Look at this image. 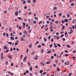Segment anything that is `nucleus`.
<instances>
[{
    "label": "nucleus",
    "mask_w": 76,
    "mask_h": 76,
    "mask_svg": "<svg viewBox=\"0 0 76 76\" xmlns=\"http://www.w3.org/2000/svg\"><path fill=\"white\" fill-rule=\"evenodd\" d=\"M58 67H59L58 66L57 67V70L58 71H59V70H60V69L59 68H58Z\"/></svg>",
    "instance_id": "51"
},
{
    "label": "nucleus",
    "mask_w": 76,
    "mask_h": 76,
    "mask_svg": "<svg viewBox=\"0 0 76 76\" xmlns=\"http://www.w3.org/2000/svg\"><path fill=\"white\" fill-rule=\"evenodd\" d=\"M61 15H62V13L58 14V15L59 16H61Z\"/></svg>",
    "instance_id": "56"
},
{
    "label": "nucleus",
    "mask_w": 76,
    "mask_h": 76,
    "mask_svg": "<svg viewBox=\"0 0 76 76\" xmlns=\"http://www.w3.org/2000/svg\"><path fill=\"white\" fill-rule=\"evenodd\" d=\"M55 62L56 63H58V61L57 60H56L55 61Z\"/></svg>",
    "instance_id": "64"
},
{
    "label": "nucleus",
    "mask_w": 76,
    "mask_h": 76,
    "mask_svg": "<svg viewBox=\"0 0 76 76\" xmlns=\"http://www.w3.org/2000/svg\"><path fill=\"white\" fill-rule=\"evenodd\" d=\"M63 33H64V31H61V32H60V34H63Z\"/></svg>",
    "instance_id": "63"
},
{
    "label": "nucleus",
    "mask_w": 76,
    "mask_h": 76,
    "mask_svg": "<svg viewBox=\"0 0 76 76\" xmlns=\"http://www.w3.org/2000/svg\"><path fill=\"white\" fill-rule=\"evenodd\" d=\"M9 31L10 32H11V31H12V28H11V27H10Z\"/></svg>",
    "instance_id": "28"
},
{
    "label": "nucleus",
    "mask_w": 76,
    "mask_h": 76,
    "mask_svg": "<svg viewBox=\"0 0 76 76\" xmlns=\"http://www.w3.org/2000/svg\"><path fill=\"white\" fill-rule=\"evenodd\" d=\"M26 73H29V71L27 70L26 71Z\"/></svg>",
    "instance_id": "54"
},
{
    "label": "nucleus",
    "mask_w": 76,
    "mask_h": 76,
    "mask_svg": "<svg viewBox=\"0 0 76 76\" xmlns=\"http://www.w3.org/2000/svg\"><path fill=\"white\" fill-rule=\"evenodd\" d=\"M62 28L63 29L65 28V27L64 26H63L62 27Z\"/></svg>",
    "instance_id": "46"
},
{
    "label": "nucleus",
    "mask_w": 76,
    "mask_h": 76,
    "mask_svg": "<svg viewBox=\"0 0 76 76\" xmlns=\"http://www.w3.org/2000/svg\"><path fill=\"white\" fill-rule=\"evenodd\" d=\"M34 60H37L38 59V56L37 55H36L33 58Z\"/></svg>",
    "instance_id": "1"
},
{
    "label": "nucleus",
    "mask_w": 76,
    "mask_h": 76,
    "mask_svg": "<svg viewBox=\"0 0 76 76\" xmlns=\"http://www.w3.org/2000/svg\"><path fill=\"white\" fill-rule=\"evenodd\" d=\"M50 25H53V22H52V21H50Z\"/></svg>",
    "instance_id": "25"
},
{
    "label": "nucleus",
    "mask_w": 76,
    "mask_h": 76,
    "mask_svg": "<svg viewBox=\"0 0 76 76\" xmlns=\"http://www.w3.org/2000/svg\"><path fill=\"white\" fill-rule=\"evenodd\" d=\"M46 63L47 64H50V62H47Z\"/></svg>",
    "instance_id": "34"
},
{
    "label": "nucleus",
    "mask_w": 76,
    "mask_h": 76,
    "mask_svg": "<svg viewBox=\"0 0 76 76\" xmlns=\"http://www.w3.org/2000/svg\"><path fill=\"white\" fill-rule=\"evenodd\" d=\"M8 44H10V45H12V42H8Z\"/></svg>",
    "instance_id": "18"
},
{
    "label": "nucleus",
    "mask_w": 76,
    "mask_h": 76,
    "mask_svg": "<svg viewBox=\"0 0 76 76\" xmlns=\"http://www.w3.org/2000/svg\"><path fill=\"white\" fill-rule=\"evenodd\" d=\"M39 43V41H37V42L34 44L35 45H36L37 44H38Z\"/></svg>",
    "instance_id": "43"
},
{
    "label": "nucleus",
    "mask_w": 76,
    "mask_h": 76,
    "mask_svg": "<svg viewBox=\"0 0 76 76\" xmlns=\"http://www.w3.org/2000/svg\"><path fill=\"white\" fill-rule=\"evenodd\" d=\"M27 2H28V3H31V1H29V0H28L27 1Z\"/></svg>",
    "instance_id": "36"
},
{
    "label": "nucleus",
    "mask_w": 76,
    "mask_h": 76,
    "mask_svg": "<svg viewBox=\"0 0 76 76\" xmlns=\"http://www.w3.org/2000/svg\"><path fill=\"white\" fill-rule=\"evenodd\" d=\"M41 45H42V46L44 47V43H42Z\"/></svg>",
    "instance_id": "60"
},
{
    "label": "nucleus",
    "mask_w": 76,
    "mask_h": 76,
    "mask_svg": "<svg viewBox=\"0 0 76 76\" xmlns=\"http://www.w3.org/2000/svg\"><path fill=\"white\" fill-rule=\"evenodd\" d=\"M36 1H37V0H33V3H36Z\"/></svg>",
    "instance_id": "47"
},
{
    "label": "nucleus",
    "mask_w": 76,
    "mask_h": 76,
    "mask_svg": "<svg viewBox=\"0 0 76 76\" xmlns=\"http://www.w3.org/2000/svg\"><path fill=\"white\" fill-rule=\"evenodd\" d=\"M44 41L45 42L47 41V39L45 38H44Z\"/></svg>",
    "instance_id": "61"
},
{
    "label": "nucleus",
    "mask_w": 76,
    "mask_h": 76,
    "mask_svg": "<svg viewBox=\"0 0 76 76\" xmlns=\"http://www.w3.org/2000/svg\"><path fill=\"white\" fill-rule=\"evenodd\" d=\"M20 65L21 66V67H22L23 66V64L22 62H21Z\"/></svg>",
    "instance_id": "9"
},
{
    "label": "nucleus",
    "mask_w": 76,
    "mask_h": 76,
    "mask_svg": "<svg viewBox=\"0 0 76 76\" xmlns=\"http://www.w3.org/2000/svg\"><path fill=\"white\" fill-rule=\"evenodd\" d=\"M51 53V51H48V52H47V53Z\"/></svg>",
    "instance_id": "38"
},
{
    "label": "nucleus",
    "mask_w": 76,
    "mask_h": 76,
    "mask_svg": "<svg viewBox=\"0 0 76 76\" xmlns=\"http://www.w3.org/2000/svg\"><path fill=\"white\" fill-rule=\"evenodd\" d=\"M62 40L64 41H66V39L64 38H62Z\"/></svg>",
    "instance_id": "57"
},
{
    "label": "nucleus",
    "mask_w": 76,
    "mask_h": 76,
    "mask_svg": "<svg viewBox=\"0 0 76 76\" xmlns=\"http://www.w3.org/2000/svg\"><path fill=\"white\" fill-rule=\"evenodd\" d=\"M44 49H42L41 50V53H44Z\"/></svg>",
    "instance_id": "20"
},
{
    "label": "nucleus",
    "mask_w": 76,
    "mask_h": 76,
    "mask_svg": "<svg viewBox=\"0 0 76 76\" xmlns=\"http://www.w3.org/2000/svg\"><path fill=\"white\" fill-rule=\"evenodd\" d=\"M10 39H11V40H12V41H13V40H14V39L15 38H14V37H10Z\"/></svg>",
    "instance_id": "7"
},
{
    "label": "nucleus",
    "mask_w": 76,
    "mask_h": 76,
    "mask_svg": "<svg viewBox=\"0 0 76 76\" xmlns=\"http://www.w3.org/2000/svg\"><path fill=\"white\" fill-rule=\"evenodd\" d=\"M69 64V62H65V65H68Z\"/></svg>",
    "instance_id": "8"
},
{
    "label": "nucleus",
    "mask_w": 76,
    "mask_h": 76,
    "mask_svg": "<svg viewBox=\"0 0 76 76\" xmlns=\"http://www.w3.org/2000/svg\"><path fill=\"white\" fill-rule=\"evenodd\" d=\"M15 15L16 16H17L18 15V11H16L15 13Z\"/></svg>",
    "instance_id": "6"
},
{
    "label": "nucleus",
    "mask_w": 76,
    "mask_h": 76,
    "mask_svg": "<svg viewBox=\"0 0 76 76\" xmlns=\"http://www.w3.org/2000/svg\"><path fill=\"white\" fill-rule=\"evenodd\" d=\"M71 6H74V4L73 3H72L71 4Z\"/></svg>",
    "instance_id": "41"
},
{
    "label": "nucleus",
    "mask_w": 76,
    "mask_h": 76,
    "mask_svg": "<svg viewBox=\"0 0 76 76\" xmlns=\"http://www.w3.org/2000/svg\"><path fill=\"white\" fill-rule=\"evenodd\" d=\"M9 51V49L7 50H6V53H8Z\"/></svg>",
    "instance_id": "37"
},
{
    "label": "nucleus",
    "mask_w": 76,
    "mask_h": 76,
    "mask_svg": "<svg viewBox=\"0 0 76 76\" xmlns=\"http://www.w3.org/2000/svg\"><path fill=\"white\" fill-rule=\"evenodd\" d=\"M29 75H30V76H33V75H32V73H30L29 74Z\"/></svg>",
    "instance_id": "58"
},
{
    "label": "nucleus",
    "mask_w": 76,
    "mask_h": 76,
    "mask_svg": "<svg viewBox=\"0 0 76 76\" xmlns=\"http://www.w3.org/2000/svg\"><path fill=\"white\" fill-rule=\"evenodd\" d=\"M68 76H72V72H70L68 74Z\"/></svg>",
    "instance_id": "21"
},
{
    "label": "nucleus",
    "mask_w": 76,
    "mask_h": 76,
    "mask_svg": "<svg viewBox=\"0 0 76 76\" xmlns=\"http://www.w3.org/2000/svg\"><path fill=\"white\" fill-rule=\"evenodd\" d=\"M65 22H68V20L67 19H65L64 20Z\"/></svg>",
    "instance_id": "16"
},
{
    "label": "nucleus",
    "mask_w": 76,
    "mask_h": 76,
    "mask_svg": "<svg viewBox=\"0 0 76 76\" xmlns=\"http://www.w3.org/2000/svg\"><path fill=\"white\" fill-rule=\"evenodd\" d=\"M70 31H69L68 32V33L70 35V34H72V32H73V30L72 29H71L70 30Z\"/></svg>",
    "instance_id": "3"
},
{
    "label": "nucleus",
    "mask_w": 76,
    "mask_h": 76,
    "mask_svg": "<svg viewBox=\"0 0 76 76\" xmlns=\"http://www.w3.org/2000/svg\"><path fill=\"white\" fill-rule=\"evenodd\" d=\"M40 64L41 65L43 66H45V64H44V63L43 62H41Z\"/></svg>",
    "instance_id": "14"
},
{
    "label": "nucleus",
    "mask_w": 76,
    "mask_h": 76,
    "mask_svg": "<svg viewBox=\"0 0 76 76\" xmlns=\"http://www.w3.org/2000/svg\"><path fill=\"white\" fill-rule=\"evenodd\" d=\"M42 22V21H41L38 24L39 25H40L41 23Z\"/></svg>",
    "instance_id": "33"
},
{
    "label": "nucleus",
    "mask_w": 76,
    "mask_h": 76,
    "mask_svg": "<svg viewBox=\"0 0 76 76\" xmlns=\"http://www.w3.org/2000/svg\"><path fill=\"white\" fill-rule=\"evenodd\" d=\"M8 73H10V75H11V76H12V75H13V73L10 72V71L8 72Z\"/></svg>",
    "instance_id": "15"
},
{
    "label": "nucleus",
    "mask_w": 76,
    "mask_h": 76,
    "mask_svg": "<svg viewBox=\"0 0 76 76\" xmlns=\"http://www.w3.org/2000/svg\"><path fill=\"white\" fill-rule=\"evenodd\" d=\"M6 37H9V34L7 33L6 34Z\"/></svg>",
    "instance_id": "22"
},
{
    "label": "nucleus",
    "mask_w": 76,
    "mask_h": 76,
    "mask_svg": "<svg viewBox=\"0 0 76 76\" xmlns=\"http://www.w3.org/2000/svg\"><path fill=\"white\" fill-rule=\"evenodd\" d=\"M7 47L6 46H4V50H6V49Z\"/></svg>",
    "instance_id": "49"
},
{
    "label": "nucleus",
    "mask_w": 76,
    "mask_h": 76,
    "mask_svg": "<svg viewBox=\"0 0 76 76\" xmlns=\"http://www.w3.org/2000/svg\"><path fill=\"white\" fill-rule=\"evenodd\" d=\"M34 18H35V19H36V20H38V18L37 17H35Z\"/></svg>",
    "instance_id": "55"
},
{
    "label": "nucleus",
    "mask_w": 76,
    "mask_h": 76,
    "mask_svg": "<svg viewBox=\"0 0 76 76\" xmlns=\"http://www.w3.org/2000/svg\"><path fill=\"white\" fill-rule=\"evenodd\" d=\"M55 22L56 23H57V24L58 23V21H55Z\"/></svg>",
    "instance_id": "35"
},
{
    "label": "nucleus",
    "mask_w": 76,
    "mask_h": 76,
    "mask_svg": "<svg viewBox=\"0 0 76 76\" xmlns=\"http://www.w3.org/2000/svg\"><path fill=\"white\" fill-rule=\"evenodd\" d=\"M52 46H53V45L51 44V45H50V48H51V47H52Z\"/></svg>",
    "instance_id": "59"
},
{
    "label": "nucleus",
    "mask_w": 76,
    "mask_h": 76,
    "mask_svg": "<svg viewBox=\"0 0 76 76\" xmlns=\"http://www.w3.org/2000/svg\"><path fill=\"white\" fill-rule=\"evenodd\" d=\"M64 34H62V35H61L60 36V37L61 38H63V37H64Z\"/></svg>",
    "instance_id": "23"
},
{
    "label": "nucleus",
    "mask_w": 76,
    "mask_h": 76,
    "mask_svg": "<svg viewBox=\"0 0 76 76\" xmlns=\"http://www.w3.org/2000/svg\"><path fill=\"white\" fill-rule=\"evenodd\" d=\"M58 37V36L57 35L54 36V37H53V39H55L57 38Z\"/></svg>",
    "instance_id": "11"
},
{
    "label": "nucleus",
    "mask_w": 76,
    "mask_h": 76,
    "mask_svg": "<svg viewBox=\"0 0 76 76\" xmlns=\"http://www.w3.org/2000/svg\"><path fill=\"white\" fill-rule=\"evenodd\" d=\"M66 46H67V47H68V48H70V45H67Z\"/></svg>",
    "instance_id": "24"
},
{
    "label": "nucleus",
    "mask_w": 76,
    "mask_h": 76,
    "mask_svg": "<svg viewBox=\"0 0 76 76\" xmlns=\"http://www.w3.org/2000/svg\"><path fill=\"white\" fill-rule=\"evenodd\" d=\"M57 8L56 7H54L53 8V10H56V9H57Z\"/></svg>",
    "instance_id": "52"
},
{
    "label": "nucleus",
    "mask_w": 76,
    "mask_h": 76,
    "mask_svg": "<svg viewBox=\"0 0 76 76\" xmlns=\"http://www.w3.org/2000/svg\"><path fill=\"white\" fill-rule=\"evenodd\" d=\"M28 32H29V33H31V30L29 29L28 31Z\"/></svg>",
    "instance_id": "26"
},
{
    "label": "nucleus",
    "mask_w": 76,
    "mask_h": 76,
    "mask_svg": "<svg viewBox=\"0 0 76 76\" xmlns=\"http://www.w3.org/2000/svg\"><path fill=\"white\" fill-rule=\"evenodd\" d=\"M32 46V44H30L28 45V47L29 48H31Z\"/></svg>",
    "instance_id": "12"
},
{
    "label": "nucleus",
    "mask_w": 76,
    "mask_h": 76,
    "mask_svg": "<svg viewBox=\"0 0 76 76\" xmlns=\"http://www.w3.org/2000/svg\"><path fill=\"white\" fill-rule=\"evenodd\" d=\"M18 19L20 20H22V18L21 17H18Z\"/></svg>",
    "instance_id": "48"
},
{
    "label": "nucleus",
    "mask_w": 76,
    "mask_h": 76,
    "mask_svg": "<svg viewBox=\"0 0 76 76\" xmlns=\"http://www.w3.org/2000/svg\"><path fill=\"white\" fill-rule=\"evenodd\" d=\"M36 23L37 21H35L33 22V23H34V24H35Z\"/></svg>",
    "instance_id": "30"
},
{
    "label": "nucleus",
    "mask_w": 76,
    "mask_h": 76,
    "mask_svg": "<svg viewBox=\"0 0 76 76\" xmlns=\"http://www.w3.org/2000/svg\"><path fill=\"white\" fill-rule=\"evenodd\" d=\"M45 74H47L46 72H44L43 73V75H45Z\"/></svg>",
    "instance_id": "62"
},
{
    "label": "nucleus",
    "mask_w": 76,
    "mask_h": 76,
    "mask_svg": "<svg viewBox=\"0 0 76 76\" xmlns=\"http://www.w3.org/2000/svg\"><path fill=\"white\" fill-rule=\"evenodd\" d=\"M73 53H76V51L75 50H73Z\"/></svg>",
    "instance_id": "50"
},
{
    "label": "nucleus",
    "mask_w": 76,
    "mask_h": 76,
    "mask_svg": "<svg viewBox=\"0 0 76 76\" xmlns=\"http://www.w3.org/2000/svg\"><path fill=\"white\" fill-rule=\"evenodd\" d=\"M23 4H25V3H26V1H23Z\"/></svg>",
    "instance_id": "45"
},
{
    "label": "nucleus",
    "mask_w": 76,
    "mask_h": 76,
    "mask_svg": "<svg viewBox=\"0 0 76 76\" xmlns=\"http://www.w3.org/2000/svg\"><path fill=\"white\" fill-rule=\"evenodd\" d=\"M27 64L30 67L31 66V64L29 63H28Z\"/></svg>",
    "instance_id": "39"
},
{
    "label": "nucleus",
    "mask_w": 76,
    "mask_h": 76,
    "mask_svg": "<svg viewBox=\"0 0 76 76\" xmlns=\"http://www.w3.org/2000/svg\"><path fill=\"white\" fill-rule=\"evenodd\" d=\"M7 64H8V62L7 61L5 62V65H6V66H7Z\"/></svg>",
    "instance_id": "32"
},
{
    "label": "nucleus",
    "mask_w": 76,
    "mask_h": 76,
    "mask_svg": "<svg viewBox=\"0 0 76 76\" xmlns=\"http://www.w3.org/2000/svg\"><path fill=\"white\" fill-rule=\"evenodd\" d=\"M42 72H43L42 70H41L39 72L40 73H42Z\"/></svg>",
    "instance_id": "53"
},
{
    "label": "nucleus",
    "mask_w": 76,
    "mask_h": 76,
    "mask_svg": "<svg viewBox=\"0 0 76 76\" xmlns=\"http://www.w3.org/2000/svg\"><path fill=\"white\" fill-rule=\"evenodd\" d=\"M31 54H32V55H34V52H32Z\"/></svg>",
    "instance_id": "44"
},
{
    "label": "nucleus",
    "mask_w": 76,
    "mask_h": 76,
    "mask_svg": "<svg viewBox=\"0 0 76 76\" xmlns=\"http://www.w3.org/2000/svg\"><path fill=\"white\" fill-rule=\"evenodd\" d=\"M48 40H50V38H51V36H49L48 37Z\"/></svg>",
    "instance_id": "19"
},
{
    "label": "nucleus",
    "mask_w": 76,
    "mask_h": 76,
    "mask_svg": "<svg viewBox=\"0 0 76 76\" xmlns=\"http://www.w3.org/2000/svg\"><path fill=\"white\" fill-rule=\"evenodd\" d=\"M29 70H30V71H32V66H31Z\"/></svg>",
    "instance_id": "17"
},
{
    "label": "nucleus",
    "mask_w": 76,
    "mask_h": 76,
    "mask_svg": "<svg viewBox=\"0 0 76 76\" xmlns=\"http://www.w3.org/2000/svg\"><path fill=\"white\" fill-rule=\"evenodd\" d=\"M65 35L66 37H68V34H67V31H65Z\"/></svg>",
    "instance_id": "4"
},
{
    "label": "nucleus",
    "mask_w": 76,
    "mask_h": 76,
    "mask_svg": "<svg viewBox=\"0 0 76 76\" xmlns=\"http://www.w3.org/2000/svg\"><path fill=\"white\" fill-rule=\"evenodd\" d=\"M17 42H16L15 44V45H18V43L19 42V41H17Z\"/></svg>",
    "instance_id": "13"
},
{
    "label": "nucleus",
    "mask_w": 76,
    "mask_h": 76,
    "mask_svg": "<svg viewBox=\"0 0 76 76\" xmlns=\"http://www.w3.org/2000/svg\"><path fill=\"white\" fill-rule=\"evenodd\" d=\"M1 57L2 60L3 59V53H1Z\"/></svg>",
    "instance_id": "5"
},
{
    "label": "nucleus",
    "mask_w": 76,
    "mask_h": 76,
    "mask_svg": "<svg viewBox=\"0 0 76 76\" xmlns=\"http://www.w3.org/2000/svg\"><path fill=\"white\" fill-rule=\"evenodd\" d=\"M64 22L65 21L63 20H61V22H62V23H64Z\"/></svg>",
    "instance_id": "42"
},
{
    "label": "nucleus",
    "mask_w": 76,
    "mask_h": 76,
    "mask_svg": "<svg viewBox=\"0 0 76 76\" xmlns=\"http://www.w3.org/2000/svg\"><path fill=\"white\" fill-rule=\"evenodd\" d=\"M26 58H27V57L26 56H25L23 59V61H26Z\"/></svg>",
    "instance_id": "10"
},
{
    "label": "nucleus",
    "mask_w": 76,
    "mask_h": 76,
    "mask_svg": "<svg viewBox=\"0 0 76 76\" xmlns=\"http://www.w3.org/2000/svg\"><path fill=\"white\" fill-rule=\"evenodd\" d=\"M65 56H66V57H67L69 56V54H66L65 55Z\"/></svg>",
    "instance_id": "31"
},
{
    "label": "nucleus",
    "mask_w": 76,
    "mask_h": 76,
    "mask_svg": "<svg viewBox=\"0 0 76 76\" xmlns=\"http://www.w3.org/2000/svg\"><path fill=\"white\" fill-rule=\"evenodd\" d=\"M23 34H24L25 35H27V34H28V31L25 30H24L23 31Z\"/></svg>",
    "instance_id": "2"
},
{
    "label": "nucleus",
    "mask_w": 76,
    "mask_h": 76,
    "mask_svg": "<svg viewBox=\"0 0 76 76\" xmlns=\"http://www.w3.org/2000/svg\"><path fill=\"white\" fill-rule=\"evenodd\" d=\"M56 39L57 40L59 39H60V36H58V37H57Z\"/></svg>",
    "instance_id": "29"
},
{
    "label": "nucleus",
    "mask_w": 76,
    "mask_h": 76,
    "mask_svg": "<svg viewBox=\"0 0 76 76\" xmlns=\"http://www.w3.org/2000/svg\"><path fill=\"white\" fill-rule=\"evenodd\" d=\"M50 29H53V26H51L50 28Z\"/></svg>",
    "instance_id": "40"
},
{
    "label": "nucleus",
    "mask_w": 76,
    "mask_h": 76,
    "mask_svg": "<svg viewBox=\"0 0 76 76\" xmlns=\"http://www.w3.org/2000/svg\"><path fill=\"white\" fill-rule=\"evenodd\" d=\"M57 45H58V46L59 47H61V45H60V44H58Z\"/></svg>",
    "instance_id": "27"
}]
</instances>
